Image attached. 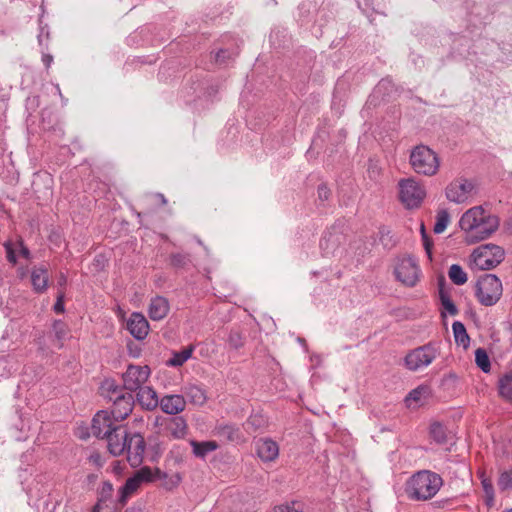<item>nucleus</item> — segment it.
Returning <instances> with one entry per match:
<instances>
[{"mask_svg": "<svg viewBox=\"0 0 512 512\" xmlns=\"http://www.w3.org/2000/svg\"><path fill=\"white\" fill-rule=\"evenodd\" d=\"M125 452L127 454V460L130 463V465L133 467L139 466L144 459V438L138 433L128 437Z\"/></svg>", "mask_w": 512, "mask_h": 512, "instance_id": "13", "label": "nucleus"}, {"mask_svg": "<svg viewBox=\"0 0 512 512\" xmlns=\"http://www.w3.org/2000/svg\"><path fill=\"white\" fill-rule=\"evenodd\" d=\"M160 475L159 468L144 466L137 470L133 476L128 478L125 484L119 490V500L125 503L133 494H135L144 484L153 483Z\"/></svg>", "mask_w": 512, "mask_h": 512, "instance_id": "7", "label": "nucleus"}, {"mask_svg": "<svg viewBox=\"0 0 512 512\" xmlns=\"http://www.w3.org/2000/svg\"><path fill=\"white\" fill-rule=\"evenodd\" d=\"M475 362L483 372L488 373L490 371V359L487 352L483 348H478L475 351Z\"/></svg>", "mask_w": 512, "mask_h": 512, "instance_id": "33", "label": "nucleus"}, {"mask_svg": "<svg viewBox=\"0 0 512 512\" xmlns=\"http://www.w3.org/2000/svg\"><path fill=\"white\" fill-rule=\"evenodd\" d=\"M449 223H450V214L448 213V211L440 210L436 214V221H435V224L433 227V231L436 234H441L446 230Z\"/></svg>", "mask_w": 512, "mask_h": 512, "instance_id": "31", "label": "nucleus"}, {"mask_svg": "<svg viewBox=\"0 0 512 512\" xmlns=\"http://www.w3.org/2000/svg\"><path fill=\"white\" fill-rule=\"evenodd\" d=\"M5 249H6V254H7L8 260L13 264L16 263V261L19 257L29 259L30 252L20 241L7 242L5 244Z\"/></svg>", "mask_w": 512, "mask_h": 512, "instance_id": "23", "label": "nucleus"}, {"mask_svg": "<svg viewBox=\"0 0 512 512\" xmlns=\"http://www.w3.org/2000/svg\"><path fill=\"white\" fill-rule=\"evenodd\" d=\"M303 504L298 501L278 505L274 508V512H302Z\"/></svg>", "mask_w": 512, "mask_h": 512, "instance_id": "38", "label": "nucleus"}, {"mask_svg": "<svg viewBox=\"0 0 512 512\" xmlns=\"http://www.w3.org/2000/svg\"><path fill=\"white\" fill-rule=\"evenodd\" d=\"M499 392L501 396L512 401V373L500 379Z\"/></svg>", "mask_w": 512, "mask_h": 512, "instance_id": "35", "label": "nucleus"}, {"mask_svg": "<svg viewBox=\"0 0 512 512\" xmlns=\"http://www.w3.org/2000/svg\"><path fill=\"white\" fill-rule=\"evenodd\" d=\"M133 404L131 396L129 397H119L115 400L111 411H109L116 421L121 424V422L132 412Z\"/></svg>", "mask_w": 512, "mask_h": 512, "instance_id": "22", "label": "nucleus"}, {"mask_svg": "<svg viewBox=\"0 0 512 512\" xmlns=\"http://www.w3.org/2000/svg\"><path fill=\"white\" fill-rule=\"evenodd\" d=\"M258 457L264 462H272L279 455L278 444L270 438H260L255 443Z\"/></svg>", "mask_w": 512, "mask_h": 512, "instance_id": "18", "label": "nucleus"}, {"mask_svg": "<svg viewBox=\"0 0 512 512\" xmlns=\"http://www.w3.org/2000/svg\"><path fill=\"white\" fill-rule=\"evenodd\" d=\"M42 60L45 64L46 67H49L53 61V58L51 55H48V54H44L43 57H42Z\"/></svg>", "mask_w": 512, "mask_h": 512, "instance_id": "44", "label": "nucleus"}, {"mask_svg": "<svg viewBox=\"0 0 512 512\" xmlns=\"http://www.w3.org/2000/svg\"><path fill=\"white\" fill-rule=\"evenodd\" d=\"M183 392L189 402L194 405L202 406L207 400L205 391L198 385H187L184 387Z\"/></svg>", "mask_w": 512, "mask_h": 512, "instance_id": "24", "label": "nucleus"}, {"mask_svg": "<svg viewBox=\"0 0 512 512\" xmlns=\"http://www.w3.org/2000/svg\"><path fill=\"white\" fill-rule=\"evenodd\" d=\"M93 512H112L111 509L103 502H98L94 507Z\"/></svg>", "mask_w": 512, "mask_h": 512, "instance_id": "42", "label": "nucleus"}, {"mask_svg": "<svg viewBox=\"0 0 512 512\" xmlns=\"http://www.w3.org/2000/svg\"><path fill=\"white\" fill-rule=\"evenodd\" d=\"M440 353V344L429 342L409 351L404 359L405 366L413 372L421 371L432 364L440 356Z\"/></svg>", "mask_w": 512, "mask_h": 512, "instance_id": "6", "label": "nucleus"}, {"mask_svg": "<svg viewBox=\"0 0 512 512\" xmlns=\"http://www.w3.org/2000/svg\"><path fill=\"white\" fill-rule=\"evenodd\" d=\"M476 190L475 182L471 179L459 177L452 180L445 187V197L449 202L464 204L471 200Z\"/></svg>", "mask_w": 512, "mask_h": 512, "instance_id": "9", "label": "nucleus"}, {"mask_svg": "<svg viewBox=\"0 0 512 512\" xmlns=\"http://www.w3.org/2000/svg\"><path fill=\"white\" fill-rule=\"evenodd\" d=\"M427 196L425 185L414 177L400 179L398 182V197L407 209H417Z\"/></svg>", "mask_w": 512, "mask_h": 512, "instance_id": "5", "label": "nucleus"}, {"mask_svg": "<svg viewBox=\"0 0 512 512\" xmlns=\"http://www.w3.org/2000/svg\"><path fill=\"white\" fill-rule=\"evenodd\" d=\"M450 280L456 285H463L467 282L468 277L463 268L458 264H453L448 270Z\"/></svg>", "mask_w": 512, "mask_h": 512, "instance_id": "29", "label": "nucleus"}, {"mask_svg": "<svg viewBox=\"0 0 512 512\" xmlns=\"http://www.w3.org/2000/svg\"><path fill=\"white\" fill-rule=\"evenodd\" d=\"M409 163L415 173L427 177L436 175L440 169L438 154L426 145H417L411 150Z\"/></svg>", "mask_w": 512, "mask_h": 512, "instance_id": "3", "label": "nucleus"}, {"mask_svg": "<svg viewBox=\"0 0 512 512\" xmlns=\"http://www.w3.org/2000/svg\"><path fill=\"white\" fill-rule=\"evenodd\" d=\"M328 194H329V191L327 189V187L325 186H320L318 188V195L321 199H327L328 198Z\"/></svg>", "mask_w": 512, "mask_h": 512, "instance_id": "43", "label": "nucleus"}, {"mask_svg": "<svg viewBox=\"0 0 512 512\" xmlns=\"http://www.w3.org/2000/svg\"><path fill=\"white\" fill-rule=\"evenodd\" d=\"M507 512H512V507L510 509H508Z\"/></svg>", "mask_w": 512, "mask_h": 512, "instance_id": "52", "label": "nucleus"}, {"mask_svg": "<svg viewBox=\"0 0 512 512\" xmlns=\"http://www.w3.org/2000/svg\"><path fill=\"white\" fill-rule=\"evenodd\" d=\"M459 226L467 238L479 241L488 238L497 230L499 220L482 206H474L463 213Z\"/></svg>", "mask_w": 512, "mask_h": 512, "instance_id": "1", "label": "nucleus"}, {"mask_svg": "<svg viewBox=\"0 0 512 512\" xmlns=\"http://www.w3.org/2000/svg\"><path fill=\"white\" fill-rule=\"evenodd\" d=\"M66 283V277L64 275H61L60 276V279H59V285H65Z\"/></svg>", "mask_w": 512, "mask_h": 512, "instance_id": "48", "label": "nucleus"}, {"mask_svg": "<svg viewBox=\"0 0 512 512\" xmlns=\"http://www.w3.org/2000/svg\"><path fill=\"white\" fill-rule=\"evenodd\" d=\"M224 430L227 432V435L229 437V439H233V434H234V428L231 427V426H227L224 428Z\"/></svg>", "mask_w": 512, "mask_h": 512, "instance_id": "45", "label": "nucleus"}, {"mask_svg": "<svg viewBox=\"0 0 512 512\" xmlns=\"http://www.w3.org/2000/svg\"><path fill=\"white\" fill-rule=\"evenodd\" d=\"M151 375L148 366L129 365L123 374V384L127 390L137 391L147 382Z\"/></svg>", "mask_w": 512, "mask_h": 512, "instance_id": "12", "label": "nucleus"}, {"mask_svg": "<svg viewBox=\"0 0 512 512\" xmlns=\"http://www.w3.org/2000/svg\"><path fill=\"white\" fill-rule=\"evenodd\" d=\"M194 351L193 346H189L180 352H174L172 357L167 361L168 366L179 367L192 357Z\"/></svg>", "mask_w": 512, "mask_h": 512, "instance_id": "28", "label": "nucleus"}, {"mask_svg": "<svg viewBox=\"0 0 512 512\" xmlns=\"http://www.w3.org/2000/svg\"><path fill=\"white\" fill-rule=\"evenodd\" d=\"M53 333L58 340L57 347H62V341L67 335V327L62 321H55L53 324Z\"/></svg>", "mask_w": 512, "mask_h": 512, "instance_id": "37", "label": "nucleus"}, {"mask_svg": "<svg viewBox=\"0 0 512 512\" xmlns=\"http://www.w3.org/2000/svg\"><path fill=\"white\" fill-rule=\"evenodd\" d=\"M170 311L168 300L162 296H155L150 300L148 315L151 320L159 321L164 319Z\"/></svg>", "mask_w": 512, "mask_h": 512, "instance_id": "20", "label": "nucleus"}, {"mask_svg": "<svg viewBox=\"0 0 512 512\" xmlns=\"http://www.w3.org/2000/svg\"><path fill=\"white\" fill-rule=\"evenodd\" d=\"M158 480L162 481V486L165 489L172 490L180 484L182 478L179 473H174V474L169 475L160 470V475H159V477L156 478V481H158Z\"/></svg>", "mask_w": 512, "mask_h": 512, "instance_id": "30", "label": "nucleus"}, {"mask_svg": "<svg viewBox=\"0 0 512 512\" xmlns=\"http://www.w3.org/2000/svg\"><path fill=\"white\" fill-rule=\"evenodd\" d=\"M168 431L175 439H183L187 435L188 425L183 417H174L168 424Z\"/></svg>", "mask_w": 512, "mask_h": 512, "instance_id": "25", "label": "nucleus"}, {"mask_svg": "<svg viewBox=\"0 0 512 512\" xmlns=\"http://www.w3.org/2000/svg\"><path fill=\"white\" fill-rule=\"evenodd\" d=\"M503 292L500 279L493 274H486L476 284V297L485 306H492L498 302Z\"/></svg>", "mask_w": 512, "mask_h": 512, "instance_id": "8", "label": "nucleus"}, {"mask_svg": "<svg viewBox=\"0 0 512 512\" xmlns=\"http://www.w3.org/2000/svg\"><path fill=\"white\" fill-rule=\"evenodd\" d=\"M18 276L22 279L25 276V271L22 268H18Z\"/></svg>", "mask_w": 512, "mask_h": 512, "instance_id": "47", "label": "nucleus"}, {"mask_svg": "<svg viewBox=\"0 0 512 512\" xmlns=\"http://www.w3.org/2000/svg\"><path fill=\"white\" fill-rule=\"evenodd\" d=\"M481 485L484 492L485 502L488 506H492L494 502V489L490 479L485 477L484 473H481Z\"/></svg>", "mask_w": 512, "mask_h": 512, "instance_id": "34", "label": "nucleus"}, {"mask_svg": "<svg viewBox=\"0 0 512 512\" xmlns=\"http://www.w3.org/2000/svg\"><path fill=\"white\" fill-rule=\"evenodd\" d=\"M439 296L443 308V314H449L451 316L456 315L458 313V309L449 295L441 290Z\"/></svg>", "mask_w": 512, "mask_h": 512, "instance_id": "36", "label": "nucleus"}, {"mask_svg": "<svg viewBox=\"0 0 512 512\" xmlns=\"http://www.w3.org/2000/svg\"><path fill=\"white\" fill-rule=\"evenodd\" d=\"M108 410H102L95 414L92 420V433L98 438H107L113 431H120V426Z\"/></svg>", "mask_w": 512, "mask_h": 512, "instance_id": "11", "label": "nucleus"}, {"mask_svg": "<svg viewBox=\"0 0 512 512\" xmlns=\"http://www.w3.org/2000/svg\"><path fill=\"white\" fill-rule=\"evenodd\" d=\"M453 335L455 343L463 349H467L470 345V337L466 331L465 326L460 321H455L452 324Z\"/></svg>", "mask_w": 512, "mask_h": 512, "instance_id": "26", "label": "nucleus"}, {"mask_svg": "<svg viewBox=\"0 0 512 512\" xmlns=\"http://www.w3.org/2000/svg\"><path fill=\"white\" fill-rule=\"evenodd\" d=\"M12 369H14V364L11 359L6 356L0 357V378L8 376Z\"/></svg>", "mask_w": 512, "mask_h": 512, "instance_id": "39", "label": "nucleus"}, {"mask_svg": "<svg viewBox=\"0 0 512 512\" xmlns=\"http://www.w3.org/2000/svg\"><path fill=\"white\" fill-rule=\"evenodd\" d=\"M125 512H142V511L140 509L131 508V509H127Z\"/></svg>", "mask_w": 512, "mask_h": 512, "instance_id": "50", "label": "nucleus"}, {"mask_svg": "<svg viewBox=\"0 0 512 512\" xmlns=\"http://www.w3.org/2000/svg\"><path fill=\"white\" fill-rule=\"evenodd\" d=\"M137 391L136 399L143 409L152 411L159 406L160 399L152 387L143 386Z\"/></svg>", "mask_w": 512, "mask_h": 512, "instance_id": "21", "label": "nucleus"}, {"mask_svg": "<svg viewBox=\"0 0 512 512\" xmlns=\"http://www.w3.org/2000/svg\"><path fill=\"white\" fill-rule=\"evenodd\" d=\"M49 270L43 265H35L30 271V284L35 293H44L49 286Z\"/></svg>", "mask_w": 512, "mask_h": 512, "instance_id": "17", "label": "nucleus"}, {"mask_svg": "<svg viewBox=\"0 0 512 512\" xmlns=\"http://www.w3.org/2000/svg\"><path fill=\"white\" fill-rule=\"evenodd\" d=\"M431 397V386L428 384H421L408 393L405 397V404L409 409H418L427 404Z\"/></svg>", "mask_w": 512, "mask_h": 512, "instance_id": "14", "label": "nucleus"}, {"mask_svg": "<svg viewBox=\"0 0 512 512\" xmlns=\"http://www.w3.org/2000/svg\"><path fill=\"white\" fill-rule=\"evenodd\" d=\"M421 234H422V242H423V247L425 249V252H426V255L429 259V261H432V242L430 241L429 237L427 236L426 232H425V227L424 225L422 224L421 225Z\"/></svg>", "mask_w": 512, "mask_h": 512, "instance_id": "40", "label": "nucleus"}, {"mask_svg": "<svg viewBox=\"0 0 512 512\" xmlns=\"http://www.w3.org/2000/svg\"><path fill=\"white\" fill-rule=\"evenodd\" d=\"M504 259V250L494 244H484L475 248L469 256L468 266L471 270H490Z\"/></svg>", "mask_w": 512, "mask_h": 512, "instance_id": "4", "label": "nucleus"}, {"mask_svg": "<svg viewBox=\"0 0 512 512\" xmlns=\"http://www.w3.org/2000/svg\"><path fill=\"white\" fill-rule=\"evenodd\" d=\"M56 313L61 314L64 312V294L61 292L57 296L56 303L53 306Z\"/></svg>", "mask_w": 512, "mask_h": 512, "instance_id": "41", "label": "nucleus"}, {"mask_svg": "<svg viewBox=\"0 0 512 512\" xmlns=\"http://www.w3.org/2000/svg\"><path fill=\"white\" fill-rule=\"evenodd\" d=\"M256 420H257V416H253L249 419V422L252 423V424H255L256 423Z\"/></svg>", "mask_w": 512, "mask_h": 512, "instance_id": "51", "label": "nucleus"}, {"mask_svg": "<svg viewBox=\"0 0 512 512\" xmlns=\"http://www.w3.org/2000/svg\"><path fill=\"white\" fill-rule=\"evenodd\" d=\"M443 485L441 476L435 472L423 470L415 473L406 484L408 497L416 501L433 498Z\"/></svg>", "mask_w": 512, "mask_h": 512, "instance_id": "2", "label": "nucleus"}, {"mask_svg": "<svg viewBox=\"0 0 512 512\" xmlns=\"http://www.w3.org/2000/svg\"><path fill=\"white\" fill-rule=\"evenodd\" d=\"M311 360H312L313 362H315L316 364H319V363H320V361H321V359H320V357H319V356H312V357H311Z\"/></svg>", "mask_w": 512, "mask_h": 512, "instance_id": "49", "label": "nucleus"}, {"mask_svg": "<svg viewBox=\"0 0 512 512\" xmlns=\"http://www.w3.org/2000/svg\"><path fill=\"white\" fill-rule=\"evenodd\" d=\"M190 444L193 448V453L197 457H205L208 453L215 451L218 448V444L215 441L197 442L193 440Z\"/></svg>", "mask_w": 512, "mask_h": 512, "instance_id": "27", "label": "nucleus"}, {"mask_svg": "<svg viewBox=\"0 0 512 512\" xmlns=\"http://www.w3.org/2000/svg\"><path fill=\"white\" fill-rule=\"evenodd\" d=\"M430 437L438 444L446 442L447 432L446 428L438 422L432 423L429 430Z\"/></svg>", "mask_w": 512, "mask_h": 512, "instance_id": "32", "label": "nucleus"}, {"mask_svg": "<svg viewBox=\"0 0 512 512\" xmlns=\"http://www.w3.org/2000/svg\"><path fill=\"white\" fill-rule=\"evenodd\" d=\"M120 431H113L110 436L107 437L108 450L113 456H119L126 450V443L128 440V434L123 425L120 426Z\"/></svg>", "mask_w": 512, "mask_h": 512, "instance_id": "19", "label": "nucleus"}, {"mask_svg": "<svg viewBox=\"0 0 512 512\" xmlns=\"http://www.w3.org/2000/svg\"><path fill=\"white\" fill-rule=\"evenodd\" d=\"M394 275L403 285L414 287L420 280L421 270L414 258L404 256L396 260Z\"/></svg>", "mask_w": 512, "mask_h": 512, "instance_id": "10", "label": "nucleus"}, {"mask_svg": "<svg viewBox=\"0 0 512 512\" xmlns=\"http://www.w3.org/2000/svg\"><path fill=\"white\" fill-rule=\"evenodd\" d=\"M160 409L168 415H178L186 408L185 396L181 394H166L160 398Z\"/></svg>", "mask_w": 512, "mask_h": 512, "instance_id": "16", "label": "nucleus"}, {"mask_svg": "<svg viewBox=\"0 0 512 512\" xmlns=\"http://www.w3.org/2000/svg\"><path fill=\"white\" fill-rule=\"evenodd\" d=\"M30 429V420L28 419L25 423L20 427L21 432L28 431Z\"/></svg>", "mask_w": 512, "mask_h": 512, "instance_id": "46", "label": "nucleus"}, {"mask_svg": "<svg viewBox=\"0 0 512 512\" xmlns=\"http://www.w3.org/2000/svg\"><path fill=\"white\" fill-rule=\"evenodd\" d=\"M126 328L137 340H143L149 333V323L142 313L134 312L127 320Z\"/></svg>", "mask_w": 512, "mask_h": 512, "instance_id": "15", "label": "nucleus"}]
</instances>
